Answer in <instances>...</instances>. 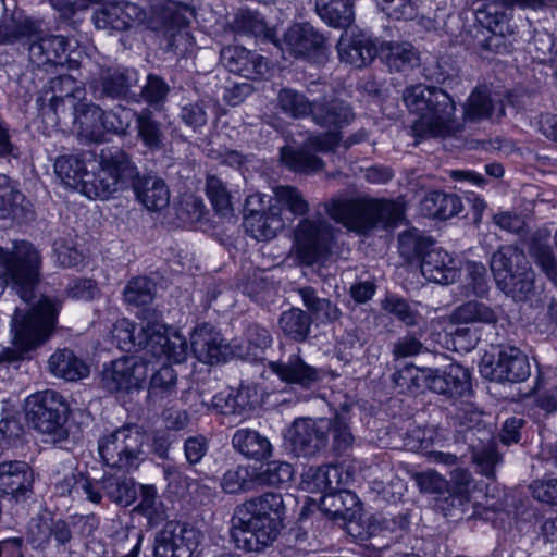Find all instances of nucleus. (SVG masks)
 <instances>
[{
    "mask_svg": "<svg viewBox=\"0 0 557 557\" xmlns=\"http://www.w3.org/2000/svg\"><path fill=\"white\" fill-rule=\"evenodd\" d=\"M294 478V468L287 461L273 460L265 463L258 473L257 479L261 484L268 486H281Z\"/></svg>",
    "mask_w": 557,
    "mask_h": 557,
    "instance_id": "obj_58",
    "label": "nucleus"
},
{
    "mask_svg": "<svg viewBox=\"0 0 557 557\" xmlns=\"http://www.w3.org/2000/svg\"><path fill=\"white\" fill-rule=\"evenodd\" d=\"M496 286L515 301H528L535 295V272L530 264L520 272L500 280Z\"/></svg>",
    "mask_w": 557,
    "mask_h": 557,
    "instance_id": "obj_40",
    "label": "nucleus"
},
{
    "mask_svg": "<svg viewBox=\"0 0 557 557\" xmlns=\"http://www.w3.org/2000/svg\"><path fill=\"white\" fill-rule=\"evenodd\" d=\"M98 524L95 515L70 519L35 517L28 523L26 541L34 549L44 552L51 547L58 554H65L76 535L89 536Z\"/></svg>",
    "mask_w": 557,
    "mask_h": 557,
    "instance_id": "obj_6",
    "label": "nucleus"
},
{
    "mask_svg": "<svg viewBox=\"0 0 557 557\" xmlns=\"http://www.w3.org/2000/svg\"><path fill=\"white\" fill-rule=\"evenodd\" d=\"M137 138L151 151L164 147V132L160 121L149 108L138 111L136 119Z\"/></svg>",
    "mask_w": 557,
    "mask_h": 557,
    "instance_id": "obj_42",
    "label": "nucleus"
},
{
    "mask_svg": "<svg viewBox=\"0 0 557 557\" xmlns=\"http://www.w3.org/2000/svg\"><path fill=\"white\" fill-rule=\"evenodd\" d=\"M0 295L5 283L11 282L25 308H15L12 318L14 343L22 352L28 351L53 333L60 311V302L35 294L38 280L39 253L27 242H16L12 249L0 247Z\"/></svg>",
    "mask_w": 557,
    "mask_h": 557,
    "instance_id": "obj_1",
    "label": "nucleus"
},
{
    "mask_svg": "<svg viewBox=\"0 0 557 557\" xmlns=\"http://www.w3.org/2000/svg\"><path fill=\"white\" fill-rule=\"evenodd\" d=\"M311 121L320 127H343L355 119L351 107L342 99L323 96L313 100Z\"/></svg>",
    "mask_w": 557,
    "mask_h": 557,
    "instance_id": "obj_27",
    "label": "nucleus"
},
{
    "mask_svg": "<svg viewBox=\"0 0 557 557\" xmlns=\"http://www.w3.org/2000/svg\"><path fill=\"white\" fill-rule=\"evenodd\" d=\"M528 265L530 262L524 252L512 245L500 246L490 260L495 284L520 272Z\"/></svg>",
    "mask_w": 557,
    "mask_h": 557,
    "instance_id": "obj_33",
    "label": "nucleus"
},
{
    "mask_svg": "<svg viewBox=\"0 0 557 557\" xmlns=\"http://www.w3.org/2000/svg\"><path fill=\"white\" fill-rule=\"evenodd\" d=\"M137 199L148 209L160 211L170 203V189L161 177L154 175L136 176L133 182Z\"/></svg>",
    "mask_w": 557,
    "mask_h": 557,
    "instance_id": "obj_30",
    "label": "nucleus"
},
{
    "mask_svg": "<svg viewBox=\"0 0 557 557\" xmlns=\"http://www.w3.org/2000/svg\"><path fill=\"white\" fill-rule=\"evenodd\" d=\"M169 338L166 326L158 321L147 320L139 324L137 332L139 349H148L151 355L162 357Z\"/></svg>",
    "mask_w": 557,
    "mask_h": 557,
    "instance_id": "obj_44",
    "label": "nucleus"
},
{
    "mask_svg": "<svg viewBox=\"0 0 557 557\" xmlns=\"http://www.w3.org/2000/svg\"><path fill=\"white\" fill-rule=\"evenodd\" d=\"M54 172L66 187L77 190L87 169L84 159L79 156L67 154L57 158Z\"/></svg>",
    "mask_w": 557,
    "mask_h": 557,
    "instance_id": "obj_47",
    "label": "nucleus"
},
{
    "mask_svg": "<svg viewBox=\"0 0 557 557\" xmlns=\"http://www.w3.org/2000/svg\"><path fill=\"white\" fill-rule=\"evenodd\" d=\"M275 110L293 120H302L310 116L313 106L304 92L292 88L282 87L278 89L274 102Z\"/></svg>",
    "mask_w": 557,
    "mask_h": 557,
    "instance_id": "obj_37",
    "label": "nucleus"
},
{
    "mask_svg": "<svg viewBox=\"0 0 557 557\" xmlns=\"http://www.w3.org/2000/svg\"><path fill=\"white\" fill-rule=\"evenodd\" d=\"M249 398V389L247 387L238 389L226 388L214 395L211 404L201 401V406L213 409L221 414H242L251 408Z\"/></svg>",
    "mask_w": 557,
    "mask_h": 557,
    "instance_id": "obj_39",
    "label": "nucleus"
},
{
    "mask_svg": "<svg viewBox=\"0 0 557 557\" xmlns=\"http://www.w3.org/2000/svg\"><path fill=\"white\" fill-rule=\"evenodd\" d=\"M285 513L283 497L264 493L235 508L232 537L239 549L261 552L277 537Z\"/></svg>",
    "mask_w": 557,
    "mask_h": 557,
    "instance_id": "obj_2",
    "label": "nucleus"
},
{
    "mask_svg": "<svg viewBox=\"0 0 557 557\" xmlns=\"http://www.w3.org/2000/svg\"><path fill=\"white\" fill-rule=\"evenodd\" d=\"M69 41L60 35L40 34L29 40L28 59L29 62L38 69L61 67L63 69L67 61L66 51Z\"/></svg>",
    "mask_w": 557,
    "mask_h": 557,
    "instance_id": "obj_21",
    "label": "nucleus"
},
{
    "mask_svg": "<svg viewBox=\"0 0 557 557\" xmlns=\"http://www.w3.org/2000/svg\"><path fill=\"white\" fill-rule=\"evenodd\" d=\"M232 445L244 457L257 461L269 458L272 455V445L269 438L251 429L237 430L233 434Z\"/></svg>",
    "mask_w": 557,
    "mask_h": 557,
    "instance_id": "obj_35",
    "label": "nucleus"
},
{
    "mask_svg": "<svg viewBox=\"0 0 557 557\" xmlns=\"http://www.w3.org/2000/svg\"><path fill=\"white\" fill-rule=\"evenodd\" d=\"M462 210L461 199L441 190L428 193L420 202V212L428 218L447 220Z\"/></svg>",
    "mask_w": 557,
    "mask_h": 557,
    "instance_id": "obj_36",
    "label": "nucleus"
},
{
    "mask_svg": "<svg viewBox=\"0 0 557 557\" xmlns=\"http://www.w3.org/2000/svg\"><path fill=\"white\" fill-rule=\"evenodd\" d=\"M81 139L101 143L104 138V111L90 101H78L70 107Z\"/></svg>",
    "mask_w": 557,
    "mask_h": 557,
    "instance_id": "obj_26",
    "label": "nucleus"
},
{
    "mask_svg": "<svg viewBox=\"0 0 557 557\" xmlns=\"http://www.w3.org/2000/svg\"><path fill=\"white\" fill-rule=\"evenodd\" d=\"M320 510L333 520L350 522L358 517L360 503L355 493L345 488L323 495Z\"/></svg>",
    "mask_w": 557,
    "mask_h": 557,
    "instance_id": "obj_32",
    "label": "nucleus"
},
{
    "mask_svg": "<svg viewBox=\"0 0 557 557\" xmlns=\"http://www.w3.org/2000/svg\"><path fill=\"white\" fill-rule=\"evenodd\" d=\"M495 104L491 95L482 89H474L469 96L465 108L463 119L469 122H479L490 119L493 114Z\"/></svg>",
    "mask_w": 557,
    "mask_h": 557,
    "instance_id": "obj_54",
    "label": "nucleus"
},
{
    "mask_svg": "<svg viewBox=\"0 0 557 557\" xmlns=\"http://www.w3.org/2000/svg\"><path fill=\"white\" fill-rule=\"evenodd\" d=\"M434 245L433 239L418 228H410L398 235L399 253L408 262L421 261Z\"/></svg>",
    "mask_w": 557,
    "mask_h": 557,
    "instance_id": "obj_45",
    "label": "nucleus"
},
{
    "mask_svg": "<svg viewBox=\"0 0 557 557\" xmlns=\"http://www.w3.org/2000/svg\"><path fill=\"white\" fill-rule=\"evenodd\" d=\"M221 62L230 72L252 81L264 77L269 71L264 57L240 46L224 47Z\"/></svg>",
    "mask_w": 557,
    "mask_h": 557,
    "instance_id": "obj_20",
    "label": "nucleus"
},
{
    "mask_svg": "<svg viewBox=\"0 0 557 557\" xmlns=\"http://www.w3.org/2000/svg\"><path fill=\"white\" fill-rule=\"evenodd\" d=\"M25 412L33 428L48 436L46 441L58 444L67 440L69 406L60 393L46 389L28 396Z\"/></svg>",
    "mask_w": 557,
    "mask_h": 557,
    "instance_id": "obj_7",
    "label": "nucleus"
},
{
    "mask_svg": "<svg viewBox=\"0 0 557 557\" xmlns=\"http://www.w3.org/2000/svg\"><path fill=\"white\" fill-rule=\"evenodd\" d=\"M479 432H482L479 443L469 444L472 448V462L480 474L494 480L496 468L503 463V456L497 449L496 442L493 441L492 430L483 429Z\"/></svg>",
    "mask_w": 557,
    "mask_h": 557,
    "instance_id": "obj_31",
    "label": "nucleus"
},
{
    "mask_svg": "<svg viewBox=\"0 0 557 557\" xmlns=\"http://www.w3.org/2000/svg\"><path fill=\"white\" fill-rule=\"evenodd\" d=\"M244 226L257 240H269L283 227V221L277 209L269 207L262 214L245 215Z\"/></svg>",
    "mask_w": 557,
    "mask_h": 557,
    "instance_id": "obj_43",
    "label": "nucleus"
},
{
    "mask_svg": "<svg viewBox=\"0 0 557 557\" xmlns=\"http://www.w3.org/2000/svg\"><path fill=\"white\" fill-rule=\"evenodd\" d=\"M149 361L144 357L124 356L103 367L101 387L107 392L129 393L140 389L148 376Z\"/></svg>",
    "mask_w": 557,
    "mask_h": 557,
    "instance_id": "obj_10",
    "label": "nucleus"
},
{
    "mask_svg": "<svg viewBox=\"0 0 557 557\" xmlns=\"http://www.w3.org/2000/svg\"><path fill=\"white\" fill-rule=\"evenodd\" d=\"M298 294L305 307L322 322H334L341 318V310L329 299L320 298L311 286L301 287Z\"/></svg>",
    "mask_w": 557,
    "mask_h": 557,
    "instance_id": "obj_51",
    "label": "nucleus"
},
{
    "mask_svg": "<svg viewBox=\"0 0 557 557\" xmlns=\"http://www.w3.org/2000/svg\"><path fill=\"white\" fill-rule=\"evenodd\" d=\"M177 375L170 366L161 367L154 372L149 382V397L164 398L175 393Z\"/></svg>",
    "mask_w": 557,
    "mask_h": 557,
    "instance_id": "obj_59",
    "label": "nucleus"
},
{
    "mask_svg": "<svg viewBox=\"0 0 557 557\" xmlns=\"http://www.w3.org/2000/svg\"><path fill=\"white\" fill-rule=\"evenodd\" d=\"M331 423L326 418H298L288 429L287 438L297 456L313 457L329 444Z\"/></svg>",
    "mask_w": 557,
    "mask_h": 557,
    "instance_id": "obj_13",
    "label": "nucleus"
},
{
    "mask_svg": "<svg viewBox=\"0 0 557 557\" xmlns=\"http://www.w3.org/2000/svg\"><path fill=\"white\" fill-rule=\"evenodd\" d=\"M337 143L338 136L333 132L311 136L302 147L281 148V161L290 171L302 174L317 173L323 169L324 163L312 150L327 152L333 150Z\"/></svg>",
    "mask_w": 557,
    "mask_h": 557,
    "instance_id": "obj_11",
    "label": "nucleus"
},
{
    "mask_svg": "<svg viewBox=\"0 0 557 557\" xmlns=\"http://www.w3.org/2000/svg\"><path fill=\"white\" fill-rule=\"evenodd\" d=\"M318 15L330 26L349 29L355 14L350 0H315Z\"/></svg>",
    "mask_w": 557,
    "mask_h": 557,
    "instance_id": "obj_41",
    "label": "nucleus"
},
{
    "mask_svg": "<svg viewBox=\"0 0 557 557\" xmlns=\"http://www.w3.org/2000/svg\"><path fill=\"white\" fill-rule=\"evenodd\" d=\"M236 23L244 33L255 37H262L267 40H273V30L268 26L263 16L257 11L243 10L237 15Z\"/></svg>",
    "mask_w": 557,
    "mask_h": 557,
    "instance_id": "obj_63",
    "label": "nucleus"
},
{
    "mask_svg": "<svg viewBox=\"0 0 557 557\" xmlns=\"http://www.w3.org/2000/svg\"><path fill=\"white\" fill-rule=\"evenodd\" d=\"M212 108L211 101L206 99L182 103L180 119L186 126L196 131L207 124Z\"/></svg>",
    "mask_w": 557,
    "mask_h": 557,
    "instance_id": "obj_57",
    "label": "nucleus"
},
{
    "mask_svg": "<svg viewBox=\"0 0 557 557\" xmlns=\"http://www.w3.org/2000/svg\"><path fill=\"white\" fill-rule=\"evenodd\" d=\"M154 293V283L146 276H138L127 283L123 295L127 304L145 306L152 301Z\"/></svg>",
    "mask_w": 557,
    "mask_h": 557,
    "instance_id": "obj_56",
    "label": "nucleus"
},
{
    "mask_svg": "<svg viewBox=\"0 0 557 557\" xmlns=\"http://www.w3.org/2000/svg\"><path fill=\"white\" fill-rule=\"evenodd\" d=\"M34 471L22 460L0 462V491L16 500L26 499L33 494Z\"/></svg>",
    "mask_w": 557,
    "mask_h": 557,
    "instance_id": "obj_24",
    "label": "nucleus"
},
{
    "mask_svg": "<svg viewBox=\"0 0 557 557\" xmlns=\"http://www.w3.org/2000/svg\"><path fill=\"white\" fill-rule=\"evenodd\" d=\"M198 542L196 530L177 521H168L156 533L153 557H191Z\"/></svg>",
    "mask_w": 557,
    "mask_h": 557,
    "instance_id": "obj_15",
    "label": "nucleus"
},
{
    "mask_svg": "<svg viewBox=\"0 0 557 557\" xmlns=\"http://www.w3.org/2000/svg\"><path fill=\"white\" fill-rule=\"evenodd\" d=\"M147 440L143 426L125 424L102 436L98 442V450L108 467L129 471L140 465Z\"/></svg>",
    "mask_w": 557,
    "mask_h": 557,
    "instance_id": "obj_8",
    "label": "nucleus"
},
{
    "mask_svg": "<svg viewBox=\"0 0 557 557\" xmlns=\"http://www.w3.org/2000/svg\"><path fill=\"white\" fill-rule=\"evenodd\" d=\"M281 48L295 57H305L319 63L324 62L329 53L326 37L309 23L290 26L283 36Z\"/></svg>",
    "mask_w": 557,
    "mask_h": 557,
    "instance_id": "obj_14",
    "label": "nucleus"
},
{
    "mask_svg": "<svg viewBox=\"0 0 557 557\" xmlns=\"http://www.w3.org/2000/svg\"><path fill=\"white\" fill-rule=\"evenodd\" d=\"M422 275L430 282L450 284L457 276V262L446 250L435 245L420 261Z\"/></svg>",
    "mask_w": 557,
    "mask_h": 557,
    "instance_id": "obj_29",
    "label": "nucleus"
},
{
    "mask_svg": "<svg viewBox=\"0 0 557 557\" xmlns=\"http://www.w3.org/2000/svg\"><path fill=\"white\" fill-rule=\"evenodd\" d=\"M430 370L420 369L412 364L406 366L393 374V382L401 393H418L428 387Z\"/></svg>",
    "mask_w": 557,
    "mask_h": 557,
    "instance_id": "obj_55",
    "label": "nucleus"
},
{
    "mask_svg": "<svg viewBox=\"0 0 557 557\" xmlns=\"http://www.w3.org/2000/svg\"><path fill=\"white\" fill-rule=\"evenodd\" d=\"M403 100L420 117L412 125L414 136L445 137L460 131L454 120L455 102L445 90L418 84L404 90Z\"/></svg>",
    "mask_w": 557,
    "mask_h": 557,
    "instance_id": "obj_4",
    "label": "nucleus"
},
{
    "mask_svg": "<svg viewBox=\"0 0 557 557\" xmlns=\"http://www.w3.org/2000/svg\"><path fill=\"white\" fill-rule=\"evenodd\" d=\"M483 376L498 383H520L531 373L528 357L515 346L500 347L497 359L481 368Z\"/></svg>",
    "mask_w": 557,
    "mask_h": 557,
    "instance_id": "obj_16",
    "label": "nucleus"
},
{
    "mask_svg": "<svg viewBox=\"0 0 557 557\" xmlns=\"http://www.w3.org/2000/svg\"><path fill=\"white\" fill-rule=\"evenodd\" d=\"M133 511L144 516L151 528L160 524L166 518L164 505L158 499L153 485L140 486V500Z\"/></svg>",
    "mask_w": 557,
    "mask_h": 557,
    "instance_id": "obj_48",
    "label": "nucleus"
},
{
    "mask_svg": "<svg viewBox=\"0 0 557 557\" xmlns=\"http://www.w3.org/2000/svg\"><path fill=\"white\" fill-rule=\"evenodd\" d=\"M336 48L339 60L356 67L366 66L377 54L376 44L355 28L345 29Z\"/></svg>",
    "mask_w": 557,
    "mask_h": 557,
    "instance_id": "obj_22",
    "label": "nucleus"
},
{
    "mask_svg": "<svg viewBox=\"0 0 557 557\" xmlns=\"http://www.w3.org/2000/svg\"><path fill=\"white\" fill-rule=\"evenodd\" d=\"M290 354L268 363L269 370L282 382L290 386V391L307 392L317 387L324 377L321 368L308 363L299 354Z\"/></svg>",
    "mask_w": 557,
    "mask_h": 557,
    "instance_id": "obj_12",
    "label": "nucleus"
},
{
    "mask_svg": "<svg viewBox=\"0 0 557 557\" xmlns=\"http://www.w3.org/2000/svg\"><path fill=\"white\" fill-rule=\"evenodd\" d=\"M469 387V371L460 364L451 363L443 372L430 370L426 388L434 393L457 397L462 396Z\"/></svg>",
    "mask_w": 557,
    "mask_h": 557,
    "instance_id": "obj_28",
    "label": "nucleus"
},
{
    "mask_svg": "<svg viewBox=\"0 0 557 557\" xmlns=\"http://www.w3.org/2000/svg\"><path fill=\"white\" fill-rule=\"evenodd\" d=\"M206 193L215 211L221 215H227L232 211L231 196L225 184L216 175H208Z\"/></svg>",
    "mask_w": 557,
    "mask_h": 557,
    "instance_id": "obj_64",
    "label": "nucleus"
},
{
    "mask_svg": "<svg viewBox=\"0 0 557 557\" xmlns=\"http://www.w3.org/2000/svg\"><path fill=\"white\" fill-rule=\"evenodd\" d=\"M137 111L123 106H116L110 111H104V133L126 135L133 120L137 119Z\"/></svg>",
    "mask_w": 557,
    "mask_h": 557,
    "instance_id": "obj_62",
    "label": "nucleus"
},
{
    "mask_svg": "<svg viewBox=\"0 0 557 557\" xmlns=\"http://www.w3.org/2000/svg\"><path fill=\"white\" fill-rule=\"evenodd\" d=\"M386 63L391 70L406 71L420 64V54L410 42H391Z\"/></svg>",
    "mask_w": 557,
    "mask_h": 557,
    "instance_id": "obj_53",
    "label": "nucleus"
},
{
    "mask_svg": "<svg viewBox=\"0 0 557 557\" xmlns=\"http://www.w3.org/2000/svg\"><path fill=\"white\" fill-rule=\"evenodd\" d=\"M278 323L286 336L296 342H304L310 333L312 321L304 310L292 308L281 314Z\"/></svg>",
    "mask_w": 557,
    "mask_h": 557,
    "instance_id": "obj_52",
    "label": "nucleus"
},
{
    "mask_svg": "<svg viewBox=\"0 0 557 557\" xmlns=\"http://www.w3.org/2000/svg\"><path fill=\"white\" fill-rule=\"evenodd\" d=\"M146 18V11L138 2L129 0H117L102 3L92 15L97 29L109 32L128 30L133 23L143 22Z\"/></svg>",
    "mask_w": 557,
    "mask_h": 557,
    "instance_id": "obj_17",
    "label": "nucleus"
},
{
    "mask_svg": "<svg viewBox=\"0 0 557 557\" xmlns=\"http://www.w3.org/2000/svg\"><path fill=\"white\" fill-rule=\"evenodd\" d=\"M158 18L164 27L166 49L182 51L183 41H187L188 33L185 30L195 18V8L176 1H168L158 10Z\"/></svg>",
    "mask_w": 557,
    "mask_h": 557,
    "instance_id": "obj_18",
    "label": "nucleus"
},
{
    "mask_svg": "<svg viewBox=\"0 0 557 557\" xmlns=\"http://www.w3.org/2000/svg\"><path fill=\"white\" fill-rule=\"evenodd\" d=\"M454 323H486L493 324L497 322V314L493 308L478 300H469L456 307L450 315Z\"/></svg>",
    "mask_w": 557,
    "mask_h": 557,
    "instance_id": "obj_46",
    "label": "nucleus"
},
{
    "mask_svg": "<svg viewBox=\"0 0 557 557\" xmlns=\"http://www.w3.org/2000/svg\"><path fill=\"white\" fill-rule=\"evenodd\" d=\"M50 372L65 381H77L89 374V368L71 349H59L48 360Z\"/></svg>",
    "mask_w": 557,
    "mask_h": 557,
    "instance_id": "obj_38",
    "label": "nucleus"
},
{
    "mask_svg": "<svg viewBox=\"0 0 557 557\" xmlns=\"http://www.w3.org/2000/svg\"><path fill=\"white\" fill-rule=\"evenodd\" d=\"M272 344L270 332L258 324L249 325L246 331V346L239 347V356L248 361L263 359V354Z\"/></svg>",
    "mask_w": 557,
    "mask_h": 557,
    "instance_id": "obj_50",
    "label": "nucleus"
},
{
    "mask_svg": "<svg viewBox=\"0 0 557 557\" xmlns=\"http://www.w3.org/2000/svg\"><path fill=\"white\" fill-rule=\"evenodd\" d=\"M334 243L335 228L322 218H305L295 228V255L301 264L312 265L326 260Z\"/></svg>",
    "mask_w": 557,
    "mask_h": 557,
    "instance_id": "obj_9",
    "label": "nucleus"
},
{
    "mask_svg": "<svg viewBox=\"0 0 557 557\" xmlns=\"http://www.w3.org/2000/svg\"><path fill=\"white\" fill-rule=\"evenodd\" d=\"M277 203L294 215L302 216L309 211V203L302 194L293 186H277L274 188Z\"/></svg>",
    "mask_w": 557,
    "mask_h": 557,
    "instance_id": "obj_61",
    "label": "nucleus"
},
{
    "mask_svg": "<svg viewBox=\"0 0 557 557\" xmlns=\"http://www.w3.org/2000/svg\"><path fill=\"white\" fill-rule=\"evenodd\" d=\"M97 172L85 173L77 189L89 199H108L125 189L137 176V166L120 147L103 148L99 154Z\"/></svg>",
    "mask_w": 557,
    "mask_h": 557,
    "instance_id": "obj_5",
    "label": "nucleus"
},
{
    "mask_svg": "<svg viewBox=\"0 0 557 557\" xmlns=\"http://www.w3.org/2000/svg\"><path fill=\"white\" fill-rule=\"evenodd\" d=\"M41 34V23L29 17L3 14L0 18V46L29 41Z\"/></svg>",
    "mask_w": 557,
    "mask_h": 557,
    "instance_id": "obj_34",
    "label": "nucleus"
},
{
    "mask_svg": "<svg viewBox=\"0 0 557 557\" xmlns=\"http://www.w3.org/2000/svg\"><path fill=\"white\" fill-rule=\"evenodd\" d=\"M253 485V473L244 466L226 471L221 480L222 490L230 494L250 491Z\"/></svg>",
    "mask_w": 557,
    "mask_h": 557,
    "instance_id": "obj_60",
    "label": "nucleus"
},
{
    "mask_svg": "<svg viewBox=\"0 0 557 557\" xmlns=\"http://www.w3.org/2000/svg\"><path fill=\"white\" fill-rule=\"evenodd\" d=\"M194 356L203 363L214 364L225 361L230 349L224 338L212 325H198L190 335Z\"/></svg>",
    "mask_w": 557,
    "mask_h": 557,
    "instance_id": "obj_23",
    "label": "nucleus"
},
{
    "mask_svg": "<svg viewBox=\"0 0 557 557\" xmlns=\"http://www.w3.org/2000/svg\"><path fill=\"white\" fill-rule=\"evenodd\" d=\"M84 90L82 84L69 74H59L51 78L48 85L44 87L39 101L48 100L49 103L42 108L44 114L55 113L58 115L59 107L76 103V99H81Z\"/></svg>",
    "mask_w": 557,
    "mask_h": 557,
    "instance_id": "obj_25",
    "label": "nucleus"
},
{
    "mask_svg": "<svg viewBox=\"0 0 557 557\" xmlns=\"http://www.w3.org/2000/svg\"><path fill=\"white\" fill-rule=\"evenodd\" d=\"M322 206L333 221L360 235L367 234L379 224L396 225L405 215L404 202L400 199L339 196Z\"/></svg>",
    "mask_w": 557,
    "mask_h": 557,
    "instance_id": "obj_3",
    "label": "nucleus"
},
{
    "mask_svg": "<svg viewBox=\"0 0 557 557\" xmlns=\"http://www.w3.org/2000/svg\"><path fill=\"white\" fill-rule=\"evenodd\" d=\"M102 492L113 503L127 507L137 498L136 484L133 479L108 475L102 478Z\"/></svg>",
    "mask_w": 557,
    "mask_h": 557,
    "instance_id": "obj_49",
    "label": "nucleus"
},
{
    "mask_svg": "<svg viewBox=\"0 0 557 557\" xmlns=\"http://www.w3.org/2000/svg\"><path fill=\"white\" fill-rule=\"evenodd\" d=\"M138 83V73L128 67H107L100 70L90 82V88L97 99L124 100Z\"/></svg>",
    "mask_w": 557,
    "mask_h": 557,
    "instance_id": "obj_19",
    "label": "nucleus"
}]
</instances>
